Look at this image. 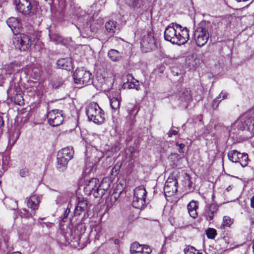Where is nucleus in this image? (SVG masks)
<instances>
[{
    "mask_svg": "<svg viewBox=\"0 0 254 254\" xmlns=\"http://www.w3.org/2000/svg\"><path fill=\"white\" fill-rule=\"evenodd\" d=\"M19 174L22 177H25L28 175V171L27 169L24 168L20 170Z\"/></svg>",
    "mask_w": 254,
    "mask_h": 254,
    "instance_id": "42",
    "label": "nucleus"
},
{
    "mask_svg": "<svg viewBox=\"0 0 254 254\" xmlns=\"http://www.w3.org/2000/svg\"><path fill=\"white\" fill-rule=\"evenodd\" d=\"M178 185L177 180L173 176H169L164 187L165 194L168 196L175 194L178 190Z\"/></svg>",
    "mask_w": 254,
    "mask_h": 254,
    "instance_id": "8",
    "label": "nucleus"
},
{
    "mask_svg": "<svg viewBox=\"0 0 254 254\" xmlns=\"http://www.w3.org/2000/svg\"><path fill=\"white\" fill-rule=\"evenodd\" d=\"M49 36L51 41L55 42L56 44L61 43L63 42V38L58 34L50 33Z\"/></svg>",
    "mask_w": 254,
    "mask_h": 254,
    "instance_id": "31",
    "label": "nucleus"
},
{
    "mask_svg": "<svg viewBox=\"0 0 254 254\" xmlns=\"http://www.w3.org/2000/svg\"><path fill=\"white\" fill-rule=\"evenodd\" d=\"M242 153L236 150H233L230 151L228 153V157L229 159L233 162L238 163L240 162L241 156Z\"/></svg>",
    "mask_w": 254,
    "mask_h": 254,
    "instance_id": "21",
    "label": "nucleus"
},
{
    "mask_svg": "<svg viewBox=\"0 0 254 254\" xmlns=\"http://www.w3.org/2000/svg\"><path fill=\"white\" fill-rule=\"evenodd\" d=\"M110 106L113 111L119 112L120 106V100L117 97H113L110 99Z\"/></svg>",
    "mask_w": 254,
    "mask_h": 254,
    "instance_id": "29",
    "label": "nucleus"
},
{
    "mask_svg": "<svg viewBox=\"0 0 254 254\" xmlns=\"http://www.w3.org/2000/svg\"><path fill=\"white\" fill-rule=\"evenodd\" d=\"M177 133H178V131L177 130H172L169 133V136L171 137V136H172V134L176 135Z\"/></svg>",
    "mask_w": 254,
    "mask_h": 254,
    "instance_id": "49",
    "label": "nucleus"
},
{
    "mask_svg": "<svg viewBox=\"0 0 254 254\" xmlns=\"http://www.w3.org/2000/svg\"><path fill=\"white\" fill-rule=\"evenodd\" d=\"M206 234L209 239H214L217 234L216 230L214 228H208L206 231Z\"/></svg>",
    "mask_w": 254,
    "mask_h": 254,
    "instance_id": "38",
    "label": "nucleus"
},
{
    "mask_svg": "<svg viewBox=\"0 0 254 254\" xmlns=\"http://www.w3.org/2000/svg\"><path fill=\"white\" fill-rule=\"evenodd\" d=\"M88 209V201L82 197H78L77 198L76 206L74 210L75 216H79L82 212L87 211Z\"/></svg>",
    "mask_w": 254,
    "mask_h": 254,
    "instance_id": "11",
    "label": "nucleus"
},
{
    "mask_svg": "<svg viewBox=\"0 0 254 254\" xmlns=\"http://www.w3.org/2000/svg\"><path fill=\"white\" fill-rule=\"evenodd\" d=\"M99 180L96 178H92L86 182L84 187V191L87 195L93 194L99 185Z\"/></svg>",
    "mask_w": 254,
    "mask_h": 254,
    "instance_id": "12",
    "label": "nucleus"
},
{
    "mask_svg": "<svg viewBox=\"0 0 254 254\" xmlns=\"http://www.w3.org/2000/svg\"><path fill=\"white\" fill-rule=\"evenodd\" d=\"M247 119L245 120L244 119H240L237 120L235 123L233 125L232 127H237L238 130L242 131H247L248 124Z\"/></svg>",
    "mask_w": 254,
    "mask_h": 254,
    "instance_id": "19",
    "label": "nucleus"
},
{
    "mask_svg": "<svg viewBox=\"0 0 254 254\" xmlns=\"http://www.w3.org/2000/svg\"><path fill=\"white\" fill-rule=\"evenodd\" d=\"M182 98L184 99L186 102L190 101L191 99V96L190 93V90L187 89H184L182 91Z\"/></svg>",
    "mask_w": 254,
    "mask_h": 254,
    "instance_id": "35",
    "label": "nucleus"
},
{
    "mask_svg": "<svg viewBox=\"0 0 254 254\" xmlns=\"http://www.w3.org/2000/svg\"><path fill=\"white\" fill-rule=\"evenodd\" d=\"M13 44L16 48L21 51H28L31 47V41L30 37L24 34L17 35L13 39Z\"/></svg>",
    "mask_w": 254,
    "mask_h": 254,
    "instance_id": "7",
    "label": "nucleus"
},
{
    "mask_svg": "<svg viewBox=\"0 0 254 254\" xmlns=\"http://www.w3.org/2000/svg\"><path fill=\"white\" fill-rule=\"evenodd\" d=\"M14 102L18 105L24 104V99L22 95L20 93L16 94L14 97Z\"/></svg>",
    "mask_w": 254,
    "mask_h": 254,
    "instance_id": "37",
    "label": "nucleus"
},
{
    "mask_svg": "<svg viewBox=\"0 0 254 254\" xmlns=\"http://www.w3.org/2000/svg\"><path fill=\"white\" fill-rule=\"evenodd\" d=\"M20 21V19L13 17H11L6 20L7 25L14 34H15V32H18V30L21 27Z\"/></svg>",
    "mask_w": 254,
    "mask_h": 254,
    "instance_id": "15",
    "label": "nucleus"
},
{
    "mask_svg": "<svg viewBox=\"0 0 254 254\" xmlns=\"http://www.w3.org/2000/svg\"><path fill=\"white\" fill-rule=\"evenodd\" d=\"M57 66L59 68L69 70L71 67V62L69 59L63 58L57 62Z\"/></svg>",
    "mask_w": 254,
    "mask_h": 254,
    "instance_id": "18",
    "label": "nucleus"
},
{
    "mask_svg": "<svg viewBox=\"0 0 254 254\" xmlns=\"http://www.w3.org/2000/svg\"><path fill=\"white\" fill-rule=\"evenodd\" d=\"M127 81H128L129 80H131L132 79H133V77L132 76V75L130 74H128L127 75Z\"/></svg>",
    "mask_w": 254,
    "mask_h": 254,
    "instance_id": "51",
    "label": "nucleus"
},
{
    "mask_svg": "<svg viewBox=\"0 0 254 254\" xmlns=\"http://www.w3.org/2000/svg\"><path fill=\"white\" fill-rule=\"evenodd\" d=\"M109 58L113 62H117L120 60L121 58V55L120 53L116 50L111 49L108 53Z\"/></svg>",
    "mask_w": 254,
    "mask_h": 254,
    "instance_id": "28",
    "label": "nucleus"
},
{
    "mask_svg": "<svg viewBox=\"0 0 254 254\" xmlns=\"http://www.w3.org/2000/svg\"><path fill=\"white\" fill-rule=\"evenodd\" d=\"M227 93L226 92H221L219 96L218 97L219 98V99L222 98L221 100H224L227 98Z\"/></svg>",
    "mask_w": 254,
    "mask_h": 254,
    "instance_id": "46",
    "label": "nucleus"
},
{
    "mask_svg": "<svg viewBox=\"0 0 254 254\" xmlns=\"http://www.w3.org/2000/svg\"><path fill=\"white\" fill-rule=\"evenodd\" d=\"M19 65L17 63H11L8 65H6L4 68L5 71V73L8 74H11L15 70H18L19 69L17 67Z\"/></svg>",
    "mask_w": 254,
    "mask_h": 254,
    "instance_id": "27",
    "label": "nucleus"
},
{
    "mask_svg": "<svg viewBox=\"0 0 254 254\" xmlns=\"http://www.w3.org/2000/svg\"><path fill=\"white\" fill-rule=\"evenodd\" d=\"M142 248H143V250H145V251H143V253L146 254H150L152 251V249L150 248L148 245H142Z\"/></svg>",
    "mask_w": 254,
    "mask_h": 254,
    "instance_id": "41",
    "label": "nucleus"
},
{
    "mask_svg": "<svg viewBox=\"0 0 254 254\" xmlns=\"http://www.w3.org/2000/svg\"><path fill=\"white\" fill-rule=\"evenodd\" d=\"M232 189V187L231 186H228L227 188H226V190L227 191H229L230 190H231Z\"/></svg>",
    "mask_w": 254,
    "mask_h": 254,
    "instance_id": "54",
    "label": "nucleus"
},
{
    "mask_svg": "<svg viewBox=\"0 0 254 254\" xmlns=\"http://www.w3.org/2000/svg\"><path fill=\"white\" fill-rule=\"evenodd\" d=\"M248 128L247 131L251 132L252 134H254V118H249L247 119Z\"/></svg>",
    "mask_w": 254,
    "mask_h": 254,
    "instance_id": "32",
    "label": "nucleus"
},
{
    "mask_svg": "<svg viewBox=\"0 0 254 254\" xmlns=\"http://www.w3.org/2000/svg\"><path fill=\"white\" fill-rule=\"evenodd\" d=\"M21 212V216L22 217L28 218L32 216V214H29L28 211L26 209H23Z\"/></svg>",
    "mask_w": 254,
    "mask_h": 254,
    "instance_id": "43",
    "label": "nucleus"
},
{
    "mask_svg": "<svg viewBox=\"0 0 254 254\" xmlns=\"http://www.w3.org/2000/svg\"><path fill=\"white\" fill-rule=\"evenodd\" d=\"M69 209L67 208L64 212V217L62 218V221L63 222H65L66 220V218H67L69 213Z\"/></svg>",
    "mask_w": 254,
    "mask_h": 254,
    "instance_id": "44",
    "label": "nucleus"
},
{
    "mask_svg": "<svg viewBox=\"0 0 254 254\" xmlns=\"http://www.w3.org/2000/svg\"><path fill=\"white\" fill-rule=\"evenodd\" d=\"M146 204L145 198H133L132 202V206L137 209H142Z\"/></svg>",
    "mask_w": 254,
    "mask_h": 254,
    "instance_id": "25",
    "label": "nucleus"
},
{
    "mask_svg": "<svg viewBox=\"0 0 254 254\" xmlns=\"http://www.w3.org/2000/svg\"><path fill=\"white\" fill-rule=\"evenodd\" d=\"M185 254H202L196 251V250L193 247L188 246L184 250Z\"/></svg>",
    "mask_w": 254,
    "mask_h": 254,
    "instance_id": "36",
    "label": "nucleus"
},
{
    "mask_svg": "<svg viewBox=\"0 0 254 254\" xmlns=\"http://www.w3.org/2000/svg\"><path fill=\"white\" fill-rule=\"evenodd\" d=\"M2 117L0 116V127L3 125Z\"/></svg>",
    "mask_w": 254,
    "mask_h": 254,
    "instance_id": "52",
    "label": "nucleus"
},
{
    "mask_svg": "<svg viewBox=\"0 0 254 254\" xmlns=\"http://www.w3.org/2000/svg\"><path fill=\"white\" fill-rule=\"evenodd\" d=\"M135 85H135V84H134V83H133V84H132V85H131V84H130L129 88H135Z\"/></svg>",
    "mask_w": 254,
    "mask_h": 254,
    "instance_id": "55",
    "label": "nucleus"
},
{
    "mask_svg": "<svg viewBox=\"0 0 254 254\" xmlns=\"http://www.w3.org/2000/svg\"><path fill=\"white\" fill-rule=\"evenodd\" d=\"M121 192H122L121 191H120L119 192H118L117 191H114L111 196V197H110L111 201L113 202H116L117 200V199L119 198Z\"/></svg>",
    "mask_w": 254,
    "mask_h": 254,
    "instance_id": "39",
    "label": "nucleus"
},
{
    "mask_svg": "<svg viewBox=\"0 0 254 254\" xmlns=\"http://www.w3.org/2000/svg\"><path fill=\"white\" fill-rule=\"evenodd\" d=\"M64 84V80L62 78L58 77L52 81V85L53 88L58 89Z\"/></svg>",
    "mask_w": 254,
    "mask_h": 254,
    "instance_id": "33",
    "label": "nucleus"
},
{
    "mask_svg": "<svg viewBox=\"0 0 254 254\" xmlns=\"http://www.w3.org/2000/svg\"><path fill=\"white\" fill-rule=\"evenodd\" d=\"M221 101V100L219 99L218 97H216L212 103V107L215 109L218 106L219 102Z\"/></svg>",
    "mask_w": 254,
    "mask_h": 254,
    "instance_id": "40",
    "label": "nucleus"
},
{
    "mask_svg": "<svg viewBox=\"0 0 254 254\" xmlns=\"http://www.w3.org/2000/svg\"><path fill=\"white\" fill-rule=\"evenodd\" d=\"M176 144L179 147V152L180 153L183 152L182 149L185 147V144L183 143H179L178 142H176Z\"/></svg>",
    "mask_w": 254,
    "mask_h": 254,
    "instance_id": "45",
    "label": "nucleus"
},
{
    "mask_svg": "<svg viewBox=\"0 0 254 254\" xmlns=\"http://www.w3.org/2000/svg\"><path fill=\"white\" fill-rule=\"evenodd\" d=\"M81 226V225L77 226L76 229L71 233V235L70 236V241L71 242L73 243V245L74 247H76V245H79V242L81 239V234L78 233V229L79 228V227Z\"/></svg>",
    "mask_w": 254,
    "mask_h": 254,
    "instance_id": "20",
    "label": "nucleus"
},
{
    "mask_svg": "<svg viewBox=\"0 0 254 254\" xmlns=\"http://www.w3.org/2000/svg\"><path fill=\"white\" fill-rule=\"evenodd\" d=\"M88 119L96 124H101L104 121V113L96 102L89 103L86 109Z\"/></svg>",
    "mask_w": 254,
    "mask_h": 254,
    "instance_id": "3",
    "label": "nucleus"
},
{
    "mask_svg": "<svg viewBox=\"0 0 254 254\" xmlns=\"http://www.w3.org/2000/svg\"><path fill=\"white\" fill-rule=\"evenodd\" d=\"M141 50L144 53L149 52L156 48V40L152 31L144 30L140 42Z\"/></svg>",
    "mask_w": 254,
    "mask_h": 254,
    "instance_id": "5",
    "label": "nucleus"
},
{
    "mask_svg": "<svg viewBox=\"0 0 254 254\" xmlns=\"http://www.w3.org/2000/svg\"><path fill=\"white\" fill-rule=\"evenodd\" d=\"M92 74L83 68L76 69L73 73L74 82L81 87L92 83Z\"/></svg>",
    "mask_w": 254,
    "mask_h": 254,
    "instance_id": "6",
    "label": "nucleus"
},
{
    "mask_svg": "<svg viewBox=\"0 0 254 254\" xmlns=\"http://www.w3.org/2000/svg\"><path fill=\"white\" fill-rule=\"evenodd\" d=\"M105 28L107 32L112 36L116 32L117 30V22L114 21H109L106 23Z\"/></svg>",
    "mask_w": 254,
    "mask_h": 254,
    "instance_id": "22",
    "label": "nucleus"
},
{
    "mask_svg": "<svg viewBox=\"0 0 254 254\" xmlns=\"http://www.w3.org/2000/svg\"><path fill=\"white\" fill-rule=\"evenodd\" d=\"M130 252L131 254L136 253H143V248L142 245H140L138 242H134L130 246Z\"/></svg>",
    "mask_w": 254,
    "mask_h": 254,
    "instance_id": "26",
    "label": "nucleus"
},
{
    "mask_svg": "<svg viewBox=\"0 0 254 254\" xmlns=\"http://www.w3.org/2000/svg\"><path fill=\"white\" fill-rule=\"evenodd\" d=\"M241 155H243V156H241L240 162H238V163H240L241 166L244 167L248 165L249 161L248 155L247 153H242Z\"/></svg>",
    "mask_w": 254,
    "mask_h": 254,
    "instance_id": "34",
    "label": "nucleus"
},
{
    "mask_svg": "<svg viewBox=\"0 0 254 254\" xmlns=\"http://www.w3.org/2000/svg\"><path fill=\"white\" fill-rule=\"evenodd\" d=\"M110 184L106 181H102L98 185L96 190L93 192V195L95 198L101 197L110 187Z\"/></svg>",
    "mask_w": 254,
    "mask_h": 254,
    "instance_id": "14",
    "label": "nucleus"
},
{
    "mask_svg": "<svg viewBox=\"0 0 254 254\" xmlns=\"http://www.w3.org/2000/svg\"><path fill=\"white\" fill-rule=\"evenodd\" d=\"M15 140L14 141H13L11 143V140L10 139L9 140V145H11V146H13L14 145V144L15 143Z\"/></svg>",
    "mask_w": 254,
    "mask_h": 254,
    "instance_id": "53",
    "label": "nucleus"
},
{
    "mask_svg": "<svg viewBox=\"0 0 254 254\" xmlns=\"http://www.w3.org/2000/svg\"><path fill=\"white\" fill-rule=\"evenodd\" d=\"M73 155L72 148L65 147L59 151L57 155V168L60 171H64L67 168L68 162Z\"/></svg>",
    "mask_w": 254,
    "mask_h": 254,
    "instance_id": "4",
    "label": "nucleus"
},
{
    "mask_svg": "<svg viewBox=\"0 0 254 254\" xmlns=\"http://www.w3.org/2000/svg\"><path fill=\"white\" fill-rule=\"evenodd\" d=\"M187 181H188V186L190 189L192 188V182L190 181V177H188V178L187 179Z\"/></svg>",
    "mask_w": 254,
    "mask_h": 254,
    "instance_id": "48",
    "label": "nucleus"
},
{
    "mask_svg": "<svg viewBox=\"0 0 254 254\" xmlns=\"http://www.w3.org/2000/svg\"><path fill=\"white\" fill-rule=\"evenodd\" d=\"M11 254H21L20 252H13Z\"/></svg>",
    "mask_w": 254,
    "mask_h": 254,
    "instance_id": "57",
    "label": "nucleus"
},
{
    "mask_svg": "<svg viewBox=\"0 0 254 254\" xmlns=\"http://www.w3.org/2000/svg\"><path fill=\"white\" fill-rule=\"evenodd\" d=\"M114 243L115 244H118L119 243V239H115L114 241Z\"/></svg>",
    "mask_w": 254,
    "mask_h": 254,
    "instance_id": "56",
    "label": "nucleus"
},
{
    "mask_svg": "<svg viewBox=\"0 0 254 254\" xmlns=\"http://www.w3.org/2000/svg\"><path fill=\"white\" fill-rule=\"evenodd\" d=\"M129 7L135 9L139 8L144 4V0H125Z\"/></svg>",
    "mask_w": 254,
    "mask_h": 254,
    "instance_id": "23",
    "label": "nucleus"
},
{
    "mask_svg": "<svg viewBox=\"0 0 254 254\" xmlns=\"http://www.w3.org/2000/svg\"><path fill=\"white\" fill-rule=\"evenodd\" d=\"M15 2L16 10L22 14L26 15L31 12L32 6L30 0H15Z\"/></svg>",
    "mask_w": 254,
    "mask_h": 254,
    "instance_id": "10",
    "label": "nucleus"
},
{
    "mask_svg": "<svg viewBox=\"0 0 254 254\" xmlns=\"http://www.w3.org/2000/svg\"><path fill=\"white\" fill-rule=\"evenodd\" d=\"M251 206L254 208V195L251 199Z\"/></svg>",
    "mask_w": 254,
    "mask_h": 254,
    "instance_id": "50",
    "label": "nucleus"
},
{
    "mask_svg": "<svg viewBox=\"0 0 254 254\" xmlns=\"http://www.w3.org/2000/svg\"><path fill=\"white\" fill-rule=\"evenodd\" d=\"M147 192L143 186H139L134 190L133 198H145Z\"/></svg>",
    "mask_w": 254,
    "mask_h": 254,
    "instance_id": "24",
    "label": "nucleus"
},
{
    "mask_svg": "<svg viewBox=\"0 0 254 254\" xmlns=\"http://www.w3.org/2000/svg\"><path fill=\"white\" fill-rule=\"evenodd\" d=\"M218 209V205L214 203L207 204L204 211V216L206 219L209 221L212 220Z\"/></svg>",
    "mask_w": 254,
    "mask_h": 254,
    "instance_id": "13",
    "label": "nucleus"
},
{
    "mask_svg": "<svg viewBox=\"0 0 254 254\" xmlns=\"http://www.w3.org/2000/svg\"><path fill=\"white\" fill-rule=\"evenodd\" d=\"M164 36L165 40L180 45L184 44L189 39V30L178 24L172 23L166 28Z\"/></svg>",
    "mask_w": 254,
    "mask_h": 254,
    "instance_id": "1",
    "label": "nucleus"
},
{
    "mask_svg": "<svg viewBox=\"0 0 254 254\" xmlns=\"http://www.w3.org/2000/svg\"><path fill=\"white\" fill-rule=\"evenodd\" d=\"M233 223V220L229 216H225L223 219V222L220 226L221 229H224L225 227H229Z\"/></svg>",
    "mask_w": 254,
    "mask_h": 254,
    "instance_id": "30",
    "label": "nucleus"
},
{
    "mask_svg": "<svg viewBox=\"0 0 254 254\" xmlns=\"http://www.w3.org/2000/svg\"><path fill=\"white\" fill-rule=\"evenodd\" d=\"M48 123L53 127L58 126L64 121L63 115L58 110H53L47 114Z\"/></svg>",
    "mask_w": 254,
    "mask_h": 254,
    "instance_id": "9",
    "label": "nucleus"
},
{
    "mask_svg": "<svg viewBox=\"0 0 254 254\" xmlns=\"http://www.w3.org/2000/svg\"><path fill=\"white\" fill-rule=\"evenodd\" d=\"M56 203L58 204H61L62 203L64 202V199L62 196H60L58 197L57 199L56 200Z\"/></svg>",
    "mask_w": 254,
    "mask_h": 254,
    "instance_id": "47",
    "label": "nucleus"
},
{
    "mask_svg": "<svg viewBox=\"0 0 254 254\" xmlns=\"http://www.w3.org/2000/svg\"><path fill=\"white\" fill-rule=\"evenodd\" d=\"M40 202V197L36 194L32 195L27 200V206L33 210L38 209Z\"/></svg>",
    "mask_w": 254,
    "mask_h": 254,
    "instance_id": "17",
    "label": "nucleus"
},
{
    "mask_svg": "<svg viewBox=\"0 0 254 254\" xmlns=\"http://www.w3.org/2000/svg\"><path fill=\"white\" fill-rule=\"evenodd\" d=\"M210 24L209 22H201L194 30L193 39L198 46L202 47L208 41Z\"/></svg>",
    "mask_w": 254,
    "mask_h": 254,
    "instance_id": "2",
    "label": "nucleus"
},
{
    "mask_svg": "<svg viewBox=\"0 0 254 254\" xmlns=\"http://www.w3.org/2000/svg\"><path fill=\"white\" fill-rule=\"evenodd\" d=\"M198 208V202L195 200L190 201L187 205V209L190 216L193 219L198 216L197 210Z\"/></svg>",
    "mask_w": 254,
    "mask_h": 254,
    "instance_id": "16",
    "label": "nucleus"
}]
</instances>
